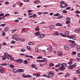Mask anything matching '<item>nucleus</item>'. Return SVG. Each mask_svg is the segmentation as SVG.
<instances>
[{
    "instance_id": "1",
    "label": "nucleus",
    "mask_w": 80,
    "mask_h": 80,
    "mask_svg": "<svg viewBox=\"0 0 80 80\" xmlns=\"http://www.w3.org/2000/svg\"><path fill=\"white\" fill-rule=\"evenodd\" d=\"M61 3L60 7L61 8H64L68 6L67 4L64 3L63 1H61L60 2Z\"/></svg>"
},
{
    "instance_id": "2",
    "label": "nucleus",
    "mask_w": 80,
    "mask_h": 80,
    "mask_svg": "<svg viewBox=\"0 0 80 80\" xmlns=\"http://www.w3.org/2000/svg\"><path fill=\"white\" fill-rule=\"evenodd\" d=\"M8 56H9V54H8L7 52H5L4 55V58H2V60H6V58H7V57H8Z\"/></svg>"
},
{
    "instance_id": "3",
    "label": "nucleus",
    "mask_w": 80,
    "mask_h": 80,
    "mask_svg": "<svg viewBox=\"0 0 80 80\" xmlns=\"http://www.w3.org/2000/svg\"><path fill=\"white\" fill-rule=\"evenodd\" d=\"M77 67V63H75L72 65L68 66V69H73L74 68H75Z\"/></svg>"
},
{
    "instance_id": "4",
    "label": "nucleus",
    "mask_w": 80,
    "mask_h": 80,
    "mask_svg": "<svg viewBox=\"0 0 80 80\" xmlns=\"http://www.w3.org/2000/svg\"><path fill=\"white\" fill-rule=\"evenodd\" d=\"M22 76V77H23V78H28L29 77H32V76L29 75H27L26 76L25 74H23Z\"/></svg>"
},
{
    "instance_id": "5",
    "label": "nucleus",
    "mask_w": 80,
    "mask_h": 80,
    "mask_svg": "<svg viewBox=\"0 0 80 80\" xmlns=\"http://www.w3.org/2000/svg\"><path fill=\"white\" fill-rule=\"evenodd\" d=\"M48 74L51 77H53V75H54L53 72L52 71H50Z\"/></svg>"
},
{
    "instance_id": "6",
    "label": "nucleus",
    "mask_w": 80,
    "mask_h": 80,
    "mask_svg": "<svg viewBox=\"0 0 80 80\" xmlns=\"http://www.w3.org/2000/svg\"><path fill=\"white\" fill-rule=\"evenodd\" d=\"M38 38H44V37H45V35L43 34H40L38 36Z\"/></svg>"
},
{
    "instance_id": "7",
    "label": "nucleus",
    "mask_w": 80,
    "mask_h": 80,
    "mask_svg": "<svg viewBox=\"0 0 80 80\" xmlns=\"http://www.w3.org/2000/svg\"><path fill=\"white\" fill-rule=\"evenodd\" d=\"M59 69L60 71H63L65 70V68L62 66L60 67Z\"/></svg>"
},
{
    "instance_id": "8",
    "label": "nucleus",
    "mask_w": 80,
    "mask_h": 80,
    "mask_svg": "<svg viewBox=\"0 0 80 80\" xmlns=\"http://www.w3.org/2000/svg\"><path fill=\"white\" fill-rule=\"evenodd\" d=\"M17 37H18V35L16 34V35H14L12 36V38L13 39H14L15 40V39H16V38H17Z\"/></svg>"
},
{
    "instance_id": "9",
    "label": "nucleus",
    "mask_w": 80,
    "mask_h": 80,
    "mask_svg": "<svg viewBox=\"0 0 80 80\" xmlns=\"http://www.w3.org/2000/svg\"><path fill=\"white\" fill-rule=\"evenodd\" d=\"M22 62H23V60L22 59H18V63H22Z\"/></svg>"
},
{
    "instance_id": "10",
    "label": "nucleus",
    "mask_w": 80,
    "mask_h": 80,
    "mask_svg": "<svg viewBox=\"0 0 80 80\" xmlns=\"http://www.w3.org/2000/svg\"><path fill=\"white\" fill-rule=\"evenodd\" d=\"M12 71L13 72H14V73H17V72H18V70H17V69H12Z\"/></svg>"
},
{
    "instance_id": "11",
    "label": "nucleus",
    "mask_w": 80,
    "mask_h": 80,
    "mask_svg": "<svg viewBox=\"0 0 80 80\" xmlns=\"http://www.w3.org/2000/svg\"><path fill=\"white\" fill-rule=\"evenodd\" d=\"M55 25L56 26H58L59 27H62V26H63V25L59 23H57L56 24H55Z\"/></svg>"
},
{
    "instance_id": "12",
    "label": "nucleus",
    "mask_w": 80,
    "mask_h": 80,
    "mask_svg": "<svg viewBox=\"0 0 80 80\" xmlns=\"http://www.w3.org/2000/svg\"><path fill=\"white\" fill-rule=\"evenodd\" d=\"M62 66L64 67V68H66V67H67V64L63 63L62 64Z\"/></svg>"
},
{
    "instance_id": "13",
    "label": "nucleus",
    "mask_w": 80,
    "mask_h": 80,
    "mask_svg": "<svg viewBox=\"0 0 80 80\" xmlns=\"http://www.w3.org/2000/svg\"><path fill=\"white\" fill-rule=\"evenodd\" d=\"M49 28H50V29H53V28H55V26L50 25L49 26Z\"/></svg>"
},
{
    "instance_id": "14",
    "label": "nucleus",
    "mask_w": 80,
    "mask_h": 80,
    "mask_svg": "<svg viewBox=\"0 0 80 80\" xmlns=\"http://www.w3.org/2000/svg\"><path fill=\"white\" fill-rule=\"evenodd\" d=\"M70 47L71 48H74V47H75V45H74V44H70Z\"/></svg>"
},
{
    "instance_id": "15",
    "label": "nucleus",
    "mask_w": 80,
    "mask_h": 80,
    "mask_svg": "<svg viewBox=\"0 0 80 80\" xmlns=\"http://www.w3.org/2000/svg\"><path fill=\"white\" fill-rule=\"evenodd\" d=\"M64 48L65 50H69V48L67 46H64Z\"/></svg>"
},
{
    "instance_id": "16",
    "label": "nucleus",
    "mask_w": 80,
    "mask_h": 80,
    "mask_svg": "<svg viewBox=\"0 0 80 80\" xmlns=\"http://www.w3.org/2000/svg\"><path fill=\"white\" fill-rule=\"evenodd\" d=\"M39 27H40V26H37L36 28H35V30H36V31H39V30H39V28H39Z\"/></svg>"
},
{
    "instance_id": "17",
    "label": "nucleus",
    "mask_w": 80,
    "mask_h": 80,
    "mask_svg": "<svg viewBox=\"0 0 80 80\" xmlns=\"http://www.w3.org/2000/svg\"><path fill=\"white\" fill-rule=\"evenodd\" d=\"M70 74L69 73H67L66 75L65 76V77H70Z\"/></svg>"
},
{
    "instance_id": "18",
    "label": "nucleus",
    "mask_w": 80,
    "mask_h": 80,
    "mask_svg": "<svg viewBox=\"0 0 80 80\" xmlns=\"http://www.w3.org/2000/svg\"><path fill=\"white\" fill-rule=\"evenodd\" d=\"M40 34V32H37L35 33V36H37V35H38Z\"/></svg>"
},
{
    "instance_id": "19",
    "label": "nucleus",
    "mask_w": 80,
    "mask_h": 80,
    "mask_svg": "<svg viewBox=\"0 0 80 80\" xmlns=\"http://www.w3.org/2000/svg\"><path fill=\"white\" fill-rule=\"evenodd\" d=\"M58 55L59 56H61L62 55V53L60 52H59L58 53Z\"/></svg>"
},
{
    "instance_id": "20",
    "label": "nucleus",
    "mask_w": 80,
    "mask_h": 80,
    "mask_svg": "<svg viewBox=\"0 0 80 80\" xmlns=\"http://www.w3.org/2000/svg\"><path fill=\"white\" fill-rule=\"evenodd\" d=\"M54 34L56 35H57V36H58L59 35V33H58V32H55L54 33Z\"/></svg>"
},
{
    "instance_id": "21",
    "label": "nucleus",
    "mask_w": 80,
    "mask_h": 80,
    "mask_svg": "<svg viewBox=\"0 0 80 80\" xmlns=\"http://www.w3.org/2000/svg\"><path fill=\"white\" fill-rule=\"evenodd\" d=\"M49 66L50 67H54V66H55V65L53 63H50L49 64Z\"/></svg>"
},
{
    "instance_id": "22",
    "label": "nucleus",
    "mask_w": 80,
    "mask_h": 80,
    "mask_svg": "<svg viewBox=\"0 0 80 80\" xmlns=\"http://www.w3.org/2000/svg\"><path fill=\"white\" fill-rule=\"evenodd\" d=\"M23 71H24V70L22 69H19L18 70V72H20V73H21V72H23Z\"/></svg>"
},
{
    "instance_id": "23",
    "label": "nucleus",
    "mask_w": 80,
    "mask_h": 80,
    "mask_svg": "<svg viewBox=\"0 0 80 80\" xmlns=\"http://www.w3.org/2000/svg\"><path fill=\"white\" fill-rule=\"evenodd\" d=\"M40 2V1L39 0H37L35 2V4H38Z\"/></svg>"
},
{
    "instance_id": "24",
    "label": "nucleus",
    "mask_w": 80,
    "mask_h": 80,
    "mask_svg": "<svg viewBox=\"0 0 80 80\" xmlns=\"http://www.w3.org/2000/svg\"><path fill=\"white\" fill-rule=\"evenodd\" d=\"M23 62L25 64H28V61H27V60H25Z\"/></svg>"
},
{
    "instance_id": "25",
    "label": "nucleus",
    "mask_w": 80,
    "mask_h": 80,
    "mask_svg": "<svg viewBox=\"0 0 80 80\" xmlns=\"http://www.w3.org/2000/svg\"><path fill=\"white\" fill-rule=\"evenodd\" d=\"M38 62L39 63H42V62H43V60H37Z\"/></svg>"
},
{
    "instance_id": "26",
    "label": "nucleus",
    "mask_w": 80,
    "mask_h": 80,
    "mask_svg": "<svg viewBox=\"0 0 80 80\" xmlns=\"http://www.w3.org/2000/svg\"><path fill=\"white\" fill-rule=\"evenodd\" d=\"M65 34L66 35H69V32L68 31H67L65 32Z\"/></svg>"
},
{
    "instance_id": "27",
    "label": "nucleus",
    "mask_w": 80,
    "mask_h": 80,
    "mask_svg": "<svg viewBox=\"0 0 80 80\" xmlns=\"http://www.w3.org/2000/svg\"><path fill=\"white\" fill-rule=\"evenodd\" d=\"M10 67L11 68H14V66H13V65L12 64H10Z\"/></svg>"
},
{
    "instance_id": "28",
    "label": "nucleus",
    "mask_w": 80,
    "mask_h": 80,
    "mask_svg": "<svg viewBox=\"0 0 80 80\" xmlns=\"http://www.w3.org/2000/svg\"><path fill=\"white\" fill-rule=\"evenodd\" d=\"M76 73L78 74L80 73V69H78L76 71Z\"/></svg>"
},
{
    "instance_id": "29",
    "label": "nucleus",
    "mask_w": 80,
    "mask_h": 80,
    "mask_svg": "<svg viewBox=\"0 0 80 80\" xmlns=\"http://www.w3.org/2000/svg\"><path fill=\"white\" fill-rule=\"evenodd\" d=\"M0 72L1 73H3V68H1L0 70Z\"/></svg>"
},
{
    "instance_id": "30",
    "label": "nucleus",
    "mask_w": 80,
    "mask_h": 80,
    "mask_svg": "<svg viewBox=\"0 0 80 80\" xmlns=\"http://www.w3.org/2000/svg\"><path fill=\"white\" fill-rule=\"evenodd\" d=\"M8 29V27H6L4 28V31L5 32H7V30Z\"/></svg>"
},
{
    "instance_id": "31",
    "label": "nucleus",
    "mask_w": 80,
    "mask_h": 80,
    "mask_svg": "<svg viewBox=\"0 0 80 80\" xmlns=\"http://www.w3.org/2000/svg\"><path fill=\"white\" fill-rule=\"evenodd\" d=\"M77 50L78 51H80V47L79 46H78L77 47Z\"/></svg>"
},
{
    "instance_id": "32",
    "label": "nucleus",
    "mask_w": 80,
    "mask_h": 80,
    "mask_svg": "<svg viewBox=\"0 0 80 80\" xmlns=\"http://www.w3.org/2000/svg\"><path fill=\"white\" fill-rule=\"evenodd\" d=\"M59 15H60V14L57 13V14H55L54 15V16H55V17H57L58 16H59Z\"/></svg>"
},
{
    "instance_id": "33",
    "label": "nucleus",
    "mask_w": 80,
    "mask_h": 80,
    "mask_svg": "<svg viewBox=\"0 0 80 80\" xmlns=\"http://www.w3.org/2000/svg\"><path fill=\"white\" fill-rule=\"evenodd\" d=\"M66 24H68V23H71V21H66Z\"/></svg>"
},
{
    "instance_id": "34",
    "label": "nucleus",
    "mask_w": 80,
    "mask_h": 80,
    "mask_svg": "<svg viewBox=\"0 0 80 80\" xmlns=\"http://www.w3.org/2000/svg\"><path fill=\"white\" fill-rule=\"evenodd\" d=\"M15 40L16 41H18L20 40V38H17L15 39Z\"/></svg>"
},
{
    "instance_id": "35",
    "label": "nucleus",
    "mask_w": 80,
    "mask_h": 80,
    "mask_svg": "<svg viewBox=\"0 0 80 80\" xmlns=\"http://www.w3.org/2000/svg\"><path fill=\"white\" fill-rule=\"evenodd\" d=\"M75 32H76V33H78V32H79V30L76 29H75Z\"/></svg>"
},
{
    "instance_id": "36",
    "label": "nucleus",
    "mask_w": 80,
    "mask_h": 80,
    "mask_svg": "<svg viewBox=\"0 0 80 80\" xmlns=\"http://www.w3.org/2000/svg\"><path fill=\"white\" fill-rule=\"evenodd\" d=\"M62 12L64 13H67V11L65 10H63L62 11Z\"/></svg>"
},
{
    "instance_id": "37",
    "label": "nucleus",
    "mask_w": 80,
    "mask_h": 80,
    "mask_svg": "<svg viewBox=\"0 0 80 80\" xmlns=\"http://www.w3.org/2000/svg\"><path fill=\"white\" fill-rule=\"evenodd\" d=\"M32 68H36V65L34 64H32Z\"/></svg>"
},
{
    "instance_id": "38",
    "label": "nucleus",
    "mask_w": 80,
    "mask_h": 80,
    "mask_svg": "<svg viewBox=\"0 0 80 80\" xmlns=\"http://www.w3.org/2000/svg\"><path fill=\"white\" fill-rule=\"evenodd\" d=\"M42 58H43L41 56H39L37 57V59H41Z\"/></svg>"
},
{
    "instance_id": "39",
    "label": "nucleus",
    "mask_w": 80,
    "mask_h": 80,
    "mask_svg": "<svg viewBox=\"0 0 80 80\" xmlns=\"http://www.w3.org/2000/svg\"><path fill=\"white\" fill-rule=\"evenodd\" d=\"M40 74H36V76L37 77H40Z\"/></svg>"
},
{
    "instance_id": "40",
    "label": "nucleus",
    "mask_w": 80,
    "mask_h": 80,
    "mask_svg": "<svg viewBox=\"0 0 80 80\" xmlns=\"http://www.w3.org/2000/svg\"><path fill=\"white\" fill-rule=\"evenodd\" d=\"M69 42H72V43H75V42L74 41H72L71 40H69Z\"/></svg>"
},
{
    "instance_id": "41",
    "label": "nucleus",
    "mask_w": 80,
    "mask_h": 80,
    "mask_svg": "<svg viewBox=\"0 0 80 80\" xmlns=\"http://www.w3.org/2000/svg\"><path fill=\"white\" fill-rule=\"evenodd\" d=\"M72 38L74 40H76V38L73 36H72Z\"/></svg>"
},
{
    "instance_id": "42",
    "label": "nucleus",
    "mask_w": 80,
    "mask_h": 80,
    "mask_svg": "<svg viewBox=\"0 0 80 80\" xmlns=\"http://www.w3.org/2000/svg\"><path fill=\"white\" fill-rule=\"evenodd\" d=\"M44 60H43V62H47V58H44Z\"/></svg>"
},
{
    "instance_id": "43",
    "label": "nucleus",
    "mask_w": 80,
    "mask_h": 80,
    "mask_svg": "<svg viewBox=\"0 0 80 80\" xmlns=\"http://www.w3.org/2000/svg\"><path fill=\"white\" fill-rule=\"evenodd\" d=\"M76 60H77V61H78V62H80V58H76Z\"/></svg>"
},
{
    "instance_id": "44",
    "label": "nucleus",
    "mask_w": 80,
    "mask_h": 80,
    "mask_svg": "<svg viewBox=\"0 0 80 80\" xmlns=\"http://www.w3.org/2000/svg\"><path fill=\"white\" fill-rule=\"evenodd\" d=\"M66 19L67 20V21H69V20H70V18H67Z\"/></svg>"
},
{
    "instance_id": "45",
    "label": "nucleus",
    "mask_w": 80,
    "mask_h": 80,
    "mask_svg": "<svg viewBox=\"0 0 80 80\" xmlns=\"http://www.w3.org/2000/svg\"><path fill=\"white\" fill-rule=\"evenodd\" d=\"M72 35H71V36H67V37H68V38H72Z\"/></svg>"
},
{
    "instance_id": "46",
    "label": "nucleus",
    "mask_w": 80,
    "mask_h": 80,
    "mask_svg": "<svg viewBox=\"0 0 80 80\" xmlns=\"http://www.w3.org/2000/svg\"><path fill=\"white\" fill-rule=\"evenodd\" d=\"M77 53V52H72V55H75Z\"/></svg>"
},
{
    "instance_id": "47",
    "label": "nucleus",
    "mask_w": 80,
    "mask_h": 80,
    "mask_svg": "<svg viewBox=\"0 0 80 80\" xmlns=\"http://www.w3.org/2000/svg\"><path fill=\"white\" fill-rule=\"evenodd\" d=\"M70 8H70V7H68L65 9V10H70Z\"/></svg>"
},
{
    "instance_id": "48",
    "label": "nucleus",
    "mask_w": 80,
    "mask_h": 80,
    "mask_svg": "<svg viewBox=\"0 0 80 80\" xmlns=\"http://www.w3.org/2000/svg\"><path fill=\"white\" fill-rule=\"evenodd\" d=\"M5 25H6V23H4V24H1V25L2 27H4Z\"/></svg>"
},
{
    "instance_id": "49",
    "label": "nucleus",
    "mask_w": 80,
    "mask_h": 80,
    "mask_svg": "<svg viewBox=\"0 0 80 80\" xmlns=\"http://www.w3.org/2000/svg\"><path fill=\"white\" fill-rule=\"evenodd\" d=\"M21 52H24L25 51V49H22L21 50Z\"/></svg>"
},
{
    "instance_id": "50",
    "label": "nucleus",
    "mask_w": 80,
    "mask_h": 80,
    "mask_svg": "<svg viewBox=\"0 0 80 80\" xmlns=\"http://www.w3.org/2000/svg\"><path fill=\"white\" fill-rule=\"evenodd\" d=\"M23 1L25 2H30V0H23Z\"/></svg>"
},
{
    "instance_id": "51",
    "label": "nucleus",
    "mask_w": 80,
    "mask_h": 80,
    "mask_svg": "<svg viewBox=\"0 0 80 80\" xmlns=\"http://www.w3.org/2000/svg\"><path fill=\"white\" fill-rule=\"evenodd\" d=\"M28 44L29 45H32V43L31 42H28Z\"/></svg>"
},
{
    "instance_id": "52",
    "label": "nucleus",
    "mask_w": 80,
    "mask_h": 80,
    "mask_svg": "<svg viewBox=\"0 0 80 80\" xmlns=\"http://www.w3.org/2000/svg\"><path fill=\"white\" fill-rule=\"evenodd\" d=\"M16 31V30H13L12 31V33H13Z\"/></svg>"
},
{
    "instance_id": "53",
    "label": "nucleus",
    "mask_w": 80,
    "mask_h": 80,
    "mask_svg": "<svg viewBox=\"0 0 80 80\" xmlns=\"http://www.w3.org/2000/svg\"><path fill=\"white\" fill-rule=\"evenodd\" d=\"M27 48L28 50H29V49H30V47L29 46H27Z\"/></svg>"
},
{
    "instance_id": "54",
    "label": "nucleus",
    "mask_w": 80,
    "mask_h": 80,
    "mask_svg": "<svg viewBox=\"0 0 80 80\" xmlns=\"http://www.w3.org/2000/svg\"><path fill=\"white\" fill-rule=\"evenodd\" d=\"M28 12L31 13V12H32V10H28Z\"/></svg>"
},
{
    "instance_id": "55",
    "label": "nucleus",
    "mask_w": 80,
    "mask_h": 80,
    "mask_svg": "<svg viewBox=\"0 0 80 80\" xmlns=\"http://www.w3.org/2000/svg\"><path fill=\"white\" fill-rule=\"evenodd\" d=\"M5 4L6 5H8V4H9V2H6L5 3Z\"/></svg>"
},
{
    "instance_id": "56",
    "label": "nucleus",
    "mask_w": 80,
    "mask_h": 80,
    "mask_svg": "<svg viewBox=\"0 0 80 80\" xmlns=\"http://www.w3.org/2000/svg\"><path fill=\"white\" fill-rule=\"evenodd\" d=\"M35 50L36 52H38V50L37 48H35Z\"/></svg>"
},
{
    "instance_id": "57",
    "label": "nucleus",
    "mask_w": 80,
    "mask_h": 80,
    "mask_svg": "<svg viewBox=\"0 0 80 80\" xmlns=\"http://www.w3.org/2000/svg\"><path fill=\"white\" fill-rule=\"evenodd\" d=\"M3 15H4V14H3V13L0 14V17H2V16H3Z\"/></svg>"
},
{
    "instance_id": "58",
    "label": "nucleus",
    "mask_w": 80,
    "mask_h": 80,
    "mask_svg": "<svg viewBox=\"0 0 80 80\" xmlns=\"http://www.w3.org/2000/svg\"><path fill=\"white\" fill-rule=\"evenodd\" d=\"M2 44L3 45H7V43L3 42L2 43Z\"/></svg>"
},
{
    "instance_id": "59",
    "label": "nucleus",
    "mask_w": 80,
    "mask_h": 80,
    "mask_svg": "<svg viewBox=\"0 0 80 80\" xmlns=\"http://www.w3.org/2000/svg\"><path fill=\"white\" fill-rule=\"evenodd\" d=\"M2 65V66L3 65V66H7V64H6V63L3 64Z\"/></svg>"
},
{
    "instance_id": "60",
    "label": "nucleus",
    "mask_w": 80,
    "mask_h": 80,
    "mask_svg": "<svg viewBox=\"0 0 80 80\" xmlns=\"http://www.w3.org/2000/svg\"><path fill=\"white\" fill-rule=\"evenodd\" d=\"M68 64L69 65H72V62H69Z\"/></svg>"
},
{
    "instance_id": "61",
    "label": "nucleus",
    "mask_w": 80,
    "mask_h": 80,
    "mask_svg": "<svg viewBox=\"0 0 80 80\" xmlns=\"http://www.w3.org/2000/svg\"><path fill=\"white\" fill-rule=\"evenodd\" d=\"M54 13L53 12H51V13H50L49 15H51V16H52V15H53Z\"/></svg>"
},
{
    "instance_id": "62",
    "label": "nucleus",
    "mask_w": 80,
    "mask_h": 80,
    "mask_svg": "<svg viewBox=\"0 0 80 80\" xmlns=\"http://www.w3.org/2000/svg\"><path fill=\"white\" fill-rule=\"evenodd\" d=\"M75 12H76V13H80V12H78V10H76L75 11Z\"/></svg>"
},
{
    "instance_id": "63",
    "label": "nucleus",
    "mask_w": 80,
    "mask_h": 80,
    "mask_svg": "<svg viewBox=\"0 0 80 80\" xmlns=\"http://www.w3.org/2000/svg\"><path fill=\"white\" fill-rule=\"evenodd\" d=\"M11 43H15V41H11Z\"/></svg>"
},
{
    "instance_id": "64",
    "label": "nucleus",
    "mask_w": 80,
    "mask_h": 80,
    "mask_svg": "<svg viewBox=\"0 0 80 80\" xmlns=\"http://www.w3.org/2000/svg\"><path fill=\"white\" fill-rule=\"evenodd\" d=\"M19 22V20L18 19H17L15 20V22Z\"/></svg>"
}]
</instances>
